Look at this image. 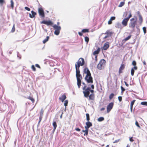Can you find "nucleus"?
Instances as JSON below:
<instances>
[{
	"label": "nucleus",
	"mask_w": 147,
	"mask_h": 147,
	"mask_svg": "<svg viewBox=\"0 0 147 147\" xmlns=\"http://www.w3.org/2000/svg\"><path fill=\"white\" fill-rule=\"evenodd\" d=\"M11 2V6L12 8L13 9L14 7V3L12 0H11L10 1Z\"/></svg>",
	"instance_id": "33"
},
{
	"label": "nucleus",
	"mask_w": 147,
	"mask_h": 147,
	"mask_svg": "<svg viewBox=\"0 0 147 147\" xmlns=\"http://www.w3.org/2000/svg\"><path fill=\"white\" fill-rule=\"evenodd\" d=\"M82 31V33L88 32H89V30L87 29H83Z\"/></svg>",
	"instance_id": "29"
},
{
	"label": "nucleus",
	"mask_w": 147,
	"mask_h": 147,
	"mask_svg": "<svg viewBox=\"0 0 147 147\" xmlns=\"http://www.w3.org/2000/svg\"><path fill=\"white\" fill-rule=\"evenodd\" d=\"M31 68L33 71H35L36 70V68L34 65H32V66Z\"/></svg>",
	"instance_id": "46"
},
{
	"label": "nucleus",
	"mask_w": 147,
	"mask_h": 147,
	"mask_svg": "<svg viewBox=\"0 0 147 147\" xmlns=\"http://www.w3.org/2000/svg\"><path fill=\"white\" fill-rule=\"evenodd\" d=\"M15 30V25L13 24L11 32H13Z\"/></svg>",
	"instance_id": "39"
},
{
	"label": "nucleus",
	"mask_w": 147,
	"mask_h": 147,
	"mask_svg": "<svg viewBox=\"0 0 147 147\" xmlns=\"http://www.w3.org/2000/svg\"><path fill=\"white\" fill-rule=\"evenodd\" d=\"M135 124L139 128H140V127L139 125V124H138V122L137 121H136V122L135 123Z\"/></svg>",
	"instance_id": "47"
},
{
	"label": "nucleus",
	"mask_w": 147,
	"mask_h": 147,
	"mask_svg": "<svg viewBox=\"0 0 147 147\" xmlns=\"http://www.w3.org/2000/svg\"><path fill=\"white\" fill-rule=\"evenodd\" d=\"M85 41L88 43L89 41V38L87 36H86L84 38Z\"/></svg>",
	"instance_id": "38"
},
{
	"label": "nucleus",
	"mask_w": 147,
	"mask_h": 147,
	"mask_svg": "<svg viewBox=\"0 0 147 147\" xmlns=\"http://www.w3.org/2000/svg\"><path fill=\"white\" fill-rule=\"evenodd\" d=\"M116 18L115 17V16H113V17H112L110 19L112 20V21H113V20H115Z\"/></svg>",
	"instance_id": "48"
},
{
	"label": "nucleus",
	"mask_w": 147,
	"mask_h": 147,
	"mask_svg": "<svg viewBox=\"0 0 147 147\" xmlns=\"http://www.w3.org/2000/svg\"><path fill=\"white\" fill-rule=\"evenodd\" d=\"M135 101L136 100H134L131 102L130 104V106H133V105H134Z\"/></svg>",
	"instance_id": "43"
},
{
	"label": "nucleus",
	"mask_w": 147,
	"mask_h": 147,
	"mask_svg": "<svg viewBox=\"0 0 147 147\" xmlns=\"http://www.w3.org/2000/svg\"><path fill=\"white\" fill-rule=\"evenodd\" d=\"M128 12H125L123 14V16L125 17H126L128 14Z\"/></svg>",
	"instance_id": "49"
},
{
	"label": "nucleus",
	"mask_w": 147,
	"mask_h": 147,
	"mask_svg": "<svg viewBox=\"0 0 147 147\" xmlns=\"http://www.w3.org/2000/svg\"><path fill=\"white\" fill-rule=\"evenodd\" d=\"M106 63V61L104 59L101 60L97 65V68L100 70L102 69H104Z\"/></svg>",
	"instance_id": "4"
},
{
	"label": "nucleus",
	"mask_w": 147,
	"mask_h": 147,
	"mask_svg": "<svg viewBox=\"0 0 147 147\" xmlns=\"http://www.w3.org/2000/svg\"><path fill=\"white\" fill-rule=\"evenodd\" d=\"M135 18H132L130 20V22L129 24V27L133 29H134L136 25L137 24V18L136 17Z\"/></svg>",
	"instance_id": "3"
},
{
	"label": "nucleus",
	"mask_w": 147,
	"mask_h": 147,
	"mask_svg": "<svg viewBox=\"0 0 147 147\" xmlns=\"http://www.w3.org/2000/svg\"><path fill=\"white\" fill-rule=\"evenodd\" d=\"M86 126H85V129H89V128L91 127L92 125V123L89 121L86 122Z\"/></svg>",
	"instance_id": "14"
},
{
	"label": "nucleus",
	"mask_w": 147,
	"mask_h": 147,
	"mask_svg": "<svg viewBox=\"0 0 147 147\" xmlns=\"http://www.w3.org/2000/svg\"><path fill=\"white\" fill-rule=\"evenodd\" d=\"M105 109V108H102L100 109V110L101 111H103Z\"/></svg>",
	"instance_id": "62"
},
{
	"label": "nucleus",
	"mask_w": 147,
	"mask_h": 147,
	"mask_svg": "<svg viewBox=\"0 0 147 147\" xmlns=\"http://www.w3.org/2000/svg\"><path fill=\"white\" fill-rule=\"evenodd\" d=\"M139 20L140 24H141L143 21V18L141 15H140V17H139Z\"/></svg>",
	"instance_id": "25"
},
{
	"label": "nucleus",
	"mask_w": 147,
	"mask_h": 147,
	"mask_svg": "<svg viewBox=\"0 0 147 147\" xmlns=\"http://www.w3.org/2000/svg\"><path fill=\"white\" fill-rule=\"evenodd\" d=\"M88 130L87 129H85V130H82V132H84V136H87L88 134Z\"/></svg>",
	"instance_id": "23"
},
{
	"label": "nucleus",
	"mask_w": 147,
	"mask_h": 147,
	"mask_svg": "<svg viewBox=\"0 0 147 147\" xmlns=\"http://www.w3.org/2000/svg\"><path fill=\"white\" fill-rule=\"evenodd\" d=\"M53 130L54 131H55L57 127V124H56V122L55 121H53Z\"/></svg>",
	"instance_id": "21"
},
{
	"label": "nucleus",
	"mask_w": 147,
	"mask_h": 147,
	"mask_svg": "<svg viewBox=\"0 0 147 147\" xmlns=\"http://www.w3.org/2000/svg\"><path fill=\"white\" fill-rule=\"evenodd\" d=\"M131 37V35H130L129 36H128L127 37L124 39L123 40V41H124V42H126V41L128 40Z\"/></svg>",
	"instance_id": "20"
},
{
	"label": "nucleus",
	"mask_w": 147,
	"mask_h": 147,
	"mask_svg": "<svg viewBox=\"0 0 147 147\" xmlns=\"http://www.w3.org/2000/svg\"><path fill=\"white\" fill-rule=\"evenodd\" d=\"M82 90L84 96L86 98L88 97L89 95L90 94V92L92 93H93L94 92V90H91L90 87H87L86 85L84 86L82 88Z\"/></svg>",
	"instance_id": "2"
},
{
	"label": "nucleus",
	"mask_w": 147,
	"mask_h": 147,
	"mask_svg": "<svg viewBox=\"0 0 147 147\" xmlns=\"http://www.w3.org/2000/svg\"><path fill=\"white\" fill-rule=\"evenodd\" d=\"M75 130L77 131H80L81 130L79 128H76Z\"/></svg>",
	"instance_id": "56"
},
{
	"label": "nucleus",
	"mask_w": 147,
	"mask_h": 147,
	"mask_svg": "<svg viewBox=\"0 0 147 147\" xmlns=\"http://www.w3.org/2000/svg\"><path fill=\"white\" fill-rule=\"evenodd\" d=\"M114 94L112 93H111L109 96V98L110 100H111L114 96Z\"/></svg>",
	"instance_id": "37"
},
{
	"label": "nucleus",
	"mask_w": 147,
	"mask_h": 147,
	"mask_svg": "<svg viewBox=\"0 0 147 147\" xmlns=\"http://www.w3.org/2000/svg\"><path fill=\"white\" fill-rule=\"evenodd\" d=\"M44 111L43 109H42L40 112V115L43 116V114L44 113Z\"/></svg>",
	"instance_id": "40"
},
{
	"label": "nucleus",
	"mask_w": 147,
	"mask_h": 147,
	"mask_svg": "<svg viewBox=\"0 0 147 147\" xmlns=\"http://www.w3.org/2000/svg\"><path fill=\"white\" fill-rule=\"evenodd\" d=\"M82 33V32H78V34L80 36H82L83 35Z\"/></svg>",
	"instance_id": "55"
},
{
	"label": "nucleus",
	"mask_w": 147,
	"mask_h": 147,
	"mask_svg": "<svg viewBox=\"0 0 147 147\" xmlns=\"http://www.w3.org/2000/svg\"><path fill=\"white\" fill-rule=\"evenodd\" d=\"M114 105V103L111 102L109 104L107 107V112L109 113L113 108Z\"/></svg>",
	"instance_id": "10"
},
{
	"label": "nucleus",
	"mask_w": 147,
	"mask_h": 147,
	"mask_svg": "<svg viewBox=\"0 0 147 147\" xmlns=\"http://www.w3.org/2000/svg\"><path fill=\"white\" fill-rule=\"evenodd\" d=\"M100 51V49L99 48H98L95 51H94V52H93V55H95L96 54H98L99 53Z\"/></svg>",
	"instance_id": "26"
},
{
	"label": "nucleus",
	"mask_w": 147,
	"mask_h": 147,
	"mask_svg": "<svg viewBox=\"0 0 147 147\" xmlns=\"http://www.w3.org/2000/svg\"><path fill=\"white\" fill-rule=\"evenodd\" d=\"M86 120L88 121L90 120L89 115L88 113H86Z\"/></svg>",
	"instance_id": "31"
},
{
	"label": "nucleus",
	"mask_w": 147,
	"mask_h": 147,
	"mask_svg": "<svg viewBox=\"0 0 147 147\" xmlns=\"http://www.w3.org/2000/svg\"><path fill=\"white\" fill-rule=\"evenodd\" d=\"M42 116H41V115L39 117V123H40L41 121L42 118Z\"/></svg>",
	"instance_id": "52"
},
{
	"label": "nucleus",
	"mask_w": 147,
	"mask_h": 147,
	"mask_svg": "<svg viewBox=\"0 0 147 147\" xmlns=\"http://www.w3.org/2000/svg\"><path fill=\"white\" fill-rule=\"evenodd\" d=\"M129 140L130 141H131V142H133L134 141V140L133 139V137H131L130 138Z\"/></svg>",
	"instance_id": "54"
},
{
	"label": "nucleus",
	"mask_w": 147,
	"mask_h": 147,
	"mask_svg": "<svg viewBox=\"0 0 147 147\" xmlns=\"http://www.w3.org/2000/svg\"><path fill=\"white\" fill-rule=\"evenodd\" d=\"M25 9H26V10H28V11H30V8H28V7H25Z\"/></svg>",
	"instance_id": "51"
},
{
	"label": "nucleus",
	"mask_w": 147,
	"mask_h": 147,
	"mask_svg": "<svg viewBox=\"0 0 147 147\" xmlns=\"http://www.w3.org/2000/svg\"><path fill=\"white\" fill-rule=\"evenodd\" d=\"M143 30L144 33L146 34V27H144L143 28Z\"/></svg>",
	"instance_id": "45"
},
{
	"label": "nucleus",
	"mask_w": 147,
	"mask_h": 147,
	"mask_svg": "<svg viewBox=\"0 0 147 147\" xmlns=\"http://www.w3.org/2000/svg\"><path fill=\"white\" fill-rule=\"evenodd\" d=\"M137 13L139 16V17H140V15H141L140 13V12L139 11H138L137 12Z\"/></svg>",
	"instance_id": "61"
},
{
	"label": "nucleus",
	"mask_w": 147,
	"mask_h": 147,
	"mask_svg": "<svg viewBox=\"0 0 147 147\" xmlns=\"http://www.w3.org/2000/svg\"><path fill=\"white\" fill-rule=\"evenodd\" d=\"M112 20H111L110 19L108 21V24H111L112 23Z\"/></svg>",
	"instance_id": "53"
},
{
	"label": "nucleus",
	"mask_w": 147,
	"mask_h": 147,
	"mask_svg": "<svg viewBox=\"0 0 147 147\" xmlns=\"http://www.w3.org/2000/svg\"><path fill=\"white\" fill-rule=\"evenodd\" d=\"M68 103V101L67 100H66L64 101V105L66 107L67 106ZM66 108V107L65 108Z\"/></svg>",
	"instance_id": "35"
},
{
	"label": "nucleus",
	"mask_w": 147,
	"mask_h": 147,
	"mask_svg": "<svg viewBox=\"0 0 147 147\" xmlns=\"http://www.w3.org/2000/svg\"><path fill=\"white\" fill-rule=\"evenodd\" d=\"M77 79H82V77L81 74H80L76 76Z\"/></svg>",
	"instance_id": "34"
},
{
	"label": "nucleus",
	"mask_w": 147,
	"mask_h": 147,
	"mask_svg": "<svg viewBox=\"0 0 147 147\" xmlns=\"http://www.w3.org/2000/svg\"><path fill=\"white\" fill-rule=\"evenodd\" d=\"M76 76L80 74V71L79 68H78L76 67Z\"/></svg>",
	"instance_id": "22"
},
{
	"label": "nucleus",
	"mask_w": 147,
	"mask_h": 147,
	"mask_svg": "<svg viewBox=\"0 0 147 147\" xmlns=\"http://www.w3.org/2000/svg\"><path fill=\"white\" fill-rule=\"evenodd\" d=\"M121 93L122 94H123V93L124 91L125 90V89L124 88H123V87H122V86H121Z\"/></svg>",
	"instance_id": "41"
},
{
	"label": "nucleus",
	"mask_w": 147,
	"mask_h": 147,
	"mask_svg": "<svg viewBox=\"0 0 147 147\" xmlns=\"http://www.w3.org/2000/svg\"><path fill=\"white\" fill-rule=\"evenodd\" d=\"M142 105L147 106V102H142L141 103Z\"/></svg>",
	"instance_id": "42"
},
{
	"label": "nucleus",
	"mask_w": 147,
	"mask_h": 147,
	"mask_svg": "<svg viewBox=\"0 0 147 147\" xmlns=\"http://www.w3.org/2000/svg\"><path fill=\"white\" fill-rule=\"evenodd\" d=\"M54 29L55 30L54 34H55L58 35L60 33V31L61 29V27L60 26H57L56 24L54 25L53 26Z\"/></svg>",
	"instance_id": "7"
},
{
	"label": "nucleus",
	"mask_w": 147,
	"mask_h": 147,
	"mask_svg": "<svg viewBox=\"0 0 147 147\" xmlns=\"http://www.w3.org/2000/svg\"><path fill=\"white\" fill-rule=\"evenodd\" d=\"M143 64L144 65H145L146 64V63L145 61H144L143 62Z\"/></svg>",
	"instance_id": "63"
},
{
	"label": "nucleus",
	"mask_w": 147,
	"mask_h": 147,
	"mask_svg": "<svg viewBox=\"0 0 147 147\" xmlns=\"http://www.w3.org/2000/svg\"><path fill=\"white\" fill-rule=\"evenodd\" d=\"M104 120V118L103 117H99L98 119V121H103Z\"/></svg>",
	"instance_id": "32"
},
{
	"label": "nucleus",
	"mask_w": 147,
	"mask_h": 147,
	"mask_svg": "<svg viewBox=\"0 0 147 147\" xmlns=\"http://www.w3.org/2000/svg\"><path fill=\"white\" fill-rule=\"evenodd\" d=\"M31 12L32 15H31V14L30 13L29 16L30 18H33L35 17V16L36 15V12H35L33 11H32Z\"/></svg>",
	"instance_id": "18"
},
{
	"label": "nucleus",
	"mask_w": 147,
	"mask_h": 147,
	"mask_svg": "<svg viewBox=\"0 0 147 147\" xmlns=\"http://www.w3.org/2000/svg\"><path fill=\"white\" fill-rule=\"evenodd\" d=\"M84 74H86L85 78V80L88 83H92L93 82V78L91 76L90 72L87 67L84 68Z\"/></svg>",
	"instance_id": "1"
},
{
	"label": "nucleus",
	"mask_w": 147,
	"mask_h": 147,
	"mask_svg": "<svg viewBox=\"0 0 147 147\" xmlns=\"http://www.w3.org/2000/svg\"><path fill=\"white\" fill-rule=\"evenodd\" d=\"M118 100L120 102L122 100V98L121 96H119L118 97Z\"/></svg>",
	"instance_id": "50"
},
{
	"label": "nucleus",
	"mask_w": 147,
	"mask_h": 147,
	"mask_svg": "<svg viewBox=\"0 0 147 147\" xmlns=\"http://www.w3.org/2000/svg\"><path fill=\"white\" fill-rule=\"evenodd\" d=\"M89 100H94L95 98L94 94L93 93H92L90 95H89Z\"/></svg>",
	"instance_id": "16"
},
{
	"label": "nucleus",
	"mask_w": 147,
	"mask_h": 147,
	"mask_svg": "<svg viewBox=\"0 0 147 147\" xmlns=\"http://www.w3.org/2000/svg\"><path fill=\"white\" fill-rule=\"evenodd\" d=\"M49 36H47L46 38L43 41V43L44 44H45L46 43L47 41H48L49 39Z\"/></svg>",
	"instance_id": "28"
},
{
	"label": "nucleus",
	"mask_w": 147,
	"mask_h": 147,
	"mask_svg": "<svg viewBox=\"0 0 147 147\" xmlns=\"http://www.w3.org/2000/svg\"><path fill=\"white\" fill-rule=\"evenodd\" d=\"M119 141V140H115L114 141V143H117V142H118Z\"/></svg>",
	"instance_id": "60"
},
{
	"label": "nucleus",
	"mask_w": 147,
	"mask_h": 147,
	"mask_svg": "<svg viewBox=\"0 0 147 147\" xmlns=\"http://www.w3.org/2000/svg\"><path fill=\"white\" fill-rule=\"evenodd\" d=\"M109 43L107 42L104 44L102 48V49L106 50L109 48Z\"/></svg>",
	"instance_id": "13"
},
{
	"label": "nucleus",
	"mask_w": 147,
	"mask_h": 147,
	"mask_svg": "<svg viewBox=\"0 0 147 147\" xmlns=\"http://www.w3.org/2000/svg\"><path fill=\"white\" fill-rule=\"evenodd\" d=\"M66 96L65 94H64L62 96L59 98V99L63 102L64 100L66 98Z\"/></svg>",
	"instance_id": "15"
},
{
	"label": "nucleus",
	"mask_w": 147,
	"mask_h": 147,
	"mask_svg": "<svg viewBox=\"0 0 147 147\" xmlns=\"http://www.w3.org/2000/svg\"><path fill=\"white\" fill-rule=\"evenodd\" d=\"M35 66H36V67H38V68H40V66H39V65L38 64H36L35 65Z\"/></svg>",
	"instance_id": "57"
},
{
	"label": "nucleus",
	"mask_w": 147,
	"mask_h": 147,
	"mask_svg": "<svg viewBox=\"0 0 147 147\" xmlns=\"http://www.w3.org/2000/svg\"><path fill=\"white\" fill-rule=\"evenodd\" d=\"M41 23L46 24L47 26H51L53 24V23L51 21H43L41 22Z\"/></svg>",
	"instance_id": "11"
},
{
	"label": "nucleus",
	"mask_w": 147,
	"mask_h": 147,
	"mask_svg": "<svg viewBox=\"0 0 147 147\" xmlns=\"http://www.w3.org/2000/svg\"><path fill=\"white\" fill-rule=\"evenodd\" d=\"M116 28H121L122 27L121 24L120 23H117L115 26Z\"/></svg>",
	"instance_id": "24"
},
{
	"label": "nucleus",
	"mask_w": 147,
	"mask_h": 147,
	"mask_svg": "<svg viewBox=\"0 0 147 147\" xmlns=\"http://www.w3.org/2000/svg\"><path fill=\"white\" fill-rule=\"evenodd\" d=\"M5 3L4 0H0V6H2L3 4Z\"/></svg>",
	"instance_id": "30"
},
{
	"label": "nucleus",
	"mask_w": 147,
	"mask_h": 147,
	"mask_svg": "<svg viewBox=\"0 0 147 147\" xmlns=\"http://www.w3.org/2000/svg\"><path fill=\"white\" fill-rule=\"evenodd\" d=\"M27 98L28 99L31 100L32 101V103H34V102L35 100L32 96H29Z\"/></svg>",
	"instance_id": "27"
},
{
	"label": "nucleus",
	"mask_w": 147,
	"mask_h": 147,
	"mask_svg": "<svg viewBox=\"0 0 147 147\" xmlns=\"http://www.w3.org/2000/svg\"><path fill=\"white\" fill-rule=\"evenodd\" d=\"M77 84L79 88H80L81 84V79H77Z\"/></svg>",
	"instance_id": "19"
},
{
	"label": "nucleus",
	"mask_w": 147,
	"mask_h": 147,
	"mask_svg": "<svg viewBox=\"0 0 147 147\" xmlns=\"http://www.w3.org/2000/svg\"><path fill=\"white\" fill-rule=\"evenodd\" d=\"M38 12L39 16L41 18H44L45 17V15L44 10L41 7L38 8Z\"/></svg>",
	"instance_id": "9"
},
{
	"label": "nucleus",
	"mask_w": 147,
	"mask_h": 147,
	"mask_svg": "<svg viewBox=\"0 0 147 147\" xmlns=\"http://www.w3.org/2000/svg\"><path fill=\"white\" fill-rule=\"evenodd\" d=\"M132 65L134 66H136V63L135 61H133L132 62Z\"/></svg>",
	"instance_id": "44"
},
{
	"label": "nucleus",
	"mask_w": 147,
	"mask_h": 147,
	"mask_svg": "<svg viewBox=\"0 0 147 147\" xmlns=\"http://www.w3.org/2000/svg\"><path fill=\"white\" fill-rule=\"evenodd\" d=\"M91 88L92 89H93L94 88V85L92 84L91 85Z\"/></svg>",
	"instance_id": "59"
},
{
	"label": "nucleus",
	"mask_w": 147,
	"mask_h": 147,
	"mask_svg": "<svg viewBox=\"0 0 147 147\" xmlns=\"http://www.w3.org/2000/svg\"><path fill=\"white\" fill-rule=\"evenodd\" d=\"M106 34V35L104 38L103 39L105 40L107 38H109L111 36L112 33L109 30H107L105 33H103L102 34Z\"/></svg>",
	"instance_id": "8"
},
{
	"label": "nucleus",
	"mask_w": 147,
	"mask_h": 147,
	"mask_svg": "<svg viewBox=\"0 0 147 147\" xmlns=\"http://www.w3.org/2000/svg\"><path fill=\"white\" fill-rule=\"evenodd\" d=\"M85 63L84 59L82 58H80L78 60L77 62L75 64V67L79 68L80 66L83 65Z\"/></svg>",
	"instance_id": "5"
},
{
	"label": "nucleus",
	"mask_w": 147,
	"mask_h": 147,
	"mask_svg": "<svg viewBox=\"0 0 147 147\" xmlns=\"http://www.w3.org/2000/svg\"><path fill=\"white\" fill-rule=\"evenodd\" d=\"M132 17V15L131 11L129 12V15L127 18H124L122 22V24L124 26H126L127 25V22L129 18Z\"/></svg>",
	"instance_id": "6"
},
{
	"label": "nucleus",
	"mask_w": 147,
	"mask_h": 147,
	"mask_svg": "<svg viewBox=\"0 0 147 147\" xmlns=\"http://www.w3.org/2000/svg\"><path fill=\"white\" fill-rule=\"evenodd\" d=\"M125 4V2L124 1L123 2H120V4L119 5V7H122Z\"/></svg>",
	"instance_id": "36"
},
{
	"label": "nucleus",
	"mask_w": 147,
	"mask_h": 147,
	"mask_svg": "<svg viewBox=\"0 0 147 147\" xmlns=\"http://www.w3.org/2000/svg\"><path fill=\"white\" fill-rule=\"evenodd\" d=\"M124 83H125V85H126L128 87V86H129V85H128V84H127V83L125 81V82H124Z\"/></svg>",
	"instance_id": "58"
},
{
	"label": "nucleus",
	"mask_w": 147,
	"mask_h": 147,
	"mask_svg": "<svg viewBox=\"0 0 147 147\" xmlns=\"http://www.w3.org/2000/svg\"><path fill=\"white\" fill-rule=\"evenodd\" d=\"M133 109V106H130V109L131 111H132Z\"/></svg>",
	"instance_id": "64"
},
{
	"label": "nucleus",
	"mask_w": 147,
	"mask_h": 147,
	"mask_svg": "<svg viewBox=\"0 0 147 147\" xmlns=\"http://www.w3.org/2000/svg\"><path fill=\"white\" fill-rule=\"evenodd\" d=\"M125 67L124 64H121L119 69V74L123 72L122 70H123Z\"/></svg>",
	"instance_id": "12"
},
{
	"label": "nucleus",
	"mask_w": 147,
	"mask_h": 147,
	"mask_svg": "<svg viewBox=\"0 0 147 147\" xmlns=\"http://www.w3.org/2000/svg\"><path fill=\"white\" fill-rule=\"evenodd\" d=\"M138 69L137 66H134L131 69V74L132 76H133L134 73V70H136Z\"/></svg>",
	"instance_id": "17"
}]
</instances>
